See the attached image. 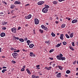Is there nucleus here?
Wrapping results in <instances>:
<instances>
[{
  "label": "nucleus",
  "mask_w": 78,
  "mask_h": 78,
  "mask_svg": "<svg viewBox=\"0 0 78 78\" xmlns=\"http://www.w3.org/2000/svg\"><path fill=\"white\" fill-rule=\"evenodd\" d=\"M60 38L61 40H64V34H61L60 35Z\"/></svg>",
  "instance_id": "nucleus-12"
},
{
  "label": "nucleus",
  "mask_w": 78,
  "mask_h": 78,
  "mask_svg": "<svg viewBox=\"0 0 78 78\" xmlns=\"http://www.w3.org/2000/svg\"><path fill=\"white\" fill-rule=\"evenodd\" d=\"M63 45H66V44H67V42H66L65 41H64L63 42Z\"/></svg>",
  "instance_id": "nucleus-38"
},
{
  "label": "nucleus",
  "mask_w": 78,
  "mask_h": 78,
  "mask_svg": "<svg viewBox=\"0 0 78 78\" xmlns=\"http://www.w3.org/2000/svg\"><path fill=\"white\" fill-rule=\"evenodd\" d=\"M51 35L52 36V37H55V35L53 32H52Z\"/></svg>",
  "instance_id": "nucleus-31"
},
{
  "label": "nucleus",
  "mask_w": 78,
  "mask_h": 78,
  "mask_svg": "<svg viewBox=\"0 0 78 78\" xmlns=\"http://www.w3.org/2000/svg\"><path fill=\"white\" fill-rule=\"evenodd\" d=\"M11 62L12 64H16V61H15L14 60H12L11 61Z\"/></svg>",
  "instance_id": "nucleus-36"
},
{
  "label": "nucleus",
  "mask_w": 78,
  "mask_h": 78,
  "mask_svg": "<svg viewBox=\"0 0 78 78\" xmlns=\"http://www.w3.org/2000/svg\"><path fill=\"white\" fill-rule=\"evenodd\" d=\"M39 31L41 33H44V31L42 30H41V29H40L39 30Z\"/></svg>",
  "instance_id": "nucleus-32"
},
{
  "label": "nucleus",
  "mask_w": 78,
  "mask_h": 78,
  "mask_svg": "<svg viewBox=\"0 0 78 78\" xmlns=\"http://www.w3.org/2000/svg\"><path fill=\"white\" fill-rule=\"evenodd\" d=\"M16 16H12V18H16Z\"/></svg>",
  "instance_id": "nucleus-62"
},
{
  "label": "nucleus",
  "mask_w": 78,
  "mask_h": 78,
  "mask_svg": "<svg viewBox=\"0 0 78 78\" xmlns=\"http://www.w3.org/2000/svg\"><path fill=\"white\" fill-rule=\"evenodd\" d=\"M24 41H27L28 40V38L26 37L25 38H24Z\"/></svg>",
  "instance_id": "nucleus-37"
},
{
  "label": "nucleus",
  "mask_w": 78,
  "mask_h": 78,
  "mask_svg": "<svg viewBox=\"0 0 78 78\" xmlns=\"http://www.w3.org/2000/svg\"><path fill=\"white\" fill-rule=\"evenodd\" d=\"M6 29V27H3L2 28V30H5Z\"/></svg>",
  "instance_id": "nucleus-40"
},
{
  "label": "nucleus",
  "mask_w": 78,
  "mask_h": 78,
  "mask_svg": "<svg viewBox=\"0 0 78 78\" xmlns=\"http://www.w3.org/2000/svg\"><path fill=\"white\" fill-rule=\"evenodd\" d=\"M61 73H59L57 74V77H58V78H60V77H61Z\"/></svg>",
  "instance_id": "nucleus-19"
},
{
  "label": "nucleus",
  "mask_w": 78,
  "mask_h": 78,
  "mask_svg": "<svg viewBox=\"0 0 78 78\" xmlns=\"http://www.w3.org/2000/svg\"><path fill=\"white\" fill-rule=\"evenodd\" d=\"M69 47L70 50H72V51H73L74 50V49L73 48V47L72 46H69Z\"/></svg>",
  "instance_id": "nucleus-24"
},
{
  "label": "nucleus",
  "mask_w": 78,
  "mask_h": 78,
  "mask_svg": "<svg viewBox=\"0 0 78 78\" xmlns=\"http://www.w3.org/2000/svg\"><path fill=\"white\" fill-rule=\"evenodd\" d=\"M53 3L54 5H57L58 3V2L56 1H54L53 2Z\"/></svg>",
  "instance_id": "nucleus-23"
},
{
  "label": "nucleus",
  "mask_w": 78,
  "mask_h": 78,
  "mask_svg": "<svg viewBox=\"0 0 78 78\" xmlns=\"http://www.w3.org/2000/svg\"><path fill=\"white\" fill-rule=\"evenodd\" d=\"M61 43L58 44L55 46V47H60V46H61Z\"/></svg>",
  "instance_id": "nucleus-25"
},
{
  "label": "nucleus",
  "mask_w": 78,
  "mask_h": 78,
  "mask_svg": "<svg viewBox=\"0 0 78 78\" xmlns=\"http://www.w3.org/2000/svg\"><path fill=\"white\" fill-rule=\"evenodd\" d=\"M56 19H57V20H58L59 18H58V17H57L56 18Z\"/></svg>",
  "instance_id": "nucleus-63"
},
{
  "label": "nucleus",
  "mask_w": 78,
  "mask_h": 78,
  "mask_svg": "<svg viewBox=\"0 0 78 78\" xmlns=\"http://www.w3.org/2000/svg\"><path fill=\"white\" fill-rule=\"evenodd\" d=\"M45 7H44L45 8H47V9H48V8H49V6L47 5H45Z\"/></svg>",
  "instance_id": "nucleus-34"
},
{
  "label": "nucleus",
  "mask_w": 78,
  "mask_h": 78,
  "mask_svg": "<svg viewBox=\"0 0 78 78\" xmlns=\"http://www.w3.org/2000/svg\"><path fill=\"white\" fill-rule=\"evenodd\" d=\"M7 70L6 69H3L2 71V73H5V72H6Z\"/></svg>",
  "instance_id": "nucleus-30"
},
{
  "label": "nucleus",
  "mask_w": 78,
  "mask_h": 78,
  "mask_svg": "<svg viewBox=\"0 0 78 78\" xmlns=\"http://www.w3.org/2000/svg\"><path fill=\"white\" fill-rule=\"evenodd\" d=\"M56 58L58 60H62V61H65L66 60V58L65 57H62L59 58V55L57 56Z\"/></svg>",
  "instance_id": "nucleus-1"
},
{
  "label": "nucleus",
  "mask_w": 78,
  "mask_h": 78,
  "mask_svg": "<svg viewBox=\"0 0 78 78\" xmlns=\"http://www.w3.org/2000/svg\"><path fill=\"white\" fill-rule=\"evenodd\" d=\"M25 71V69L24 68H22L21 69V72H23V71Z\"/></svg>",
  "instance_id": "nucleus-41"
},
{
  "label": "nucleus",
  "mask_w": 78,
  "mask_h": 78,
  "mask_svg": "<svg viewBox=\"0 0 78 78\" xmlns=\"http://www.w3.org/2000/svg\"><path fill=\"white\" fill-rule=\"evenodd\" d=\"M14 50V48H11V50H12V51H13Z\"/></svg>",
  "instance_id": "nucleus-48"
},
{
  "label": "nucleus",
  "mask_w": 78,
  "mask_h": 78,
  "mask_svg": "<svg viewBox=\"0 0 78 78\" xmlns=\"http://www.w3.org/2000/svg\"><path fill=\"white\" fill-rule=\"evenodd\" d=\"M39 76H37L34 74H33L32 76V78H39Z\"/></svg>",
  "instance_id": "nucleus-13"
},
{
  "label": "nucleus",
  "mask_w": 78,
  "mask_h": 78,
  "mask_svg": "<svg viewBox=\"0 0 78 78\" xmlns=\"http://www.w3.org/2000/svg\"><path fill=\"white\" fill-rule=\"evenodd\" d=\"M15 7V5L14 4H11L10 5L11 9H14Z\"/></svg>",
  "instance_id": "nucleus-15"
},
{
  "label": "nucleus",
  "mask_w": 78,
  "mask_h": 78,
  "mask_svg": "<svg viewBox=\"0 0 78 78\" xmlns=\"http://www.w3.org/2000/svg\"><path fill=\"white\" fill-rule=\"evenodd\" d=\"M55 23H56V24H58V23H59V21H56L55 22Z\"/></svg>",
  "instance_id": "nucleus-56"
},
{
  "label": "nucleus",
  "mask_w": 78,
  "mask_h": 78,
  "mask_svg": "<svg viewBox=\"0 0 78 78\" xmlns=\"http://www.w3.org/2000/svg\"><path fill=\"white\" fill-rule=\"evenodd\" d=\"M2 58H5V56H2Z\"/></svg>",
  "instance_id": "nucleus-64"
},
{
  "label": "nucleus",
  "mask_w": 78,
  "mask_h": 78,
  "mask_svg": "<svg viewBox=\"0 0 78 78\" xmlns=\"http://www.w3.org/2000/svg\"><path fill=\"white\" fill-rule=\"evenodd\" d=\"M20 29H21V27H19L18 28V30H20Z\"/></svg>",
  "instance_id": "nucleus-50"
},
{
  "label": "nucleus",
  "mask_w": 78,
  "mask_h": 78,
  "mask_svg": "<svg viewBox=\"0 0 78 78\" xmlns=\"http://www.w3.org/2000/svg\"><path fill=\"white\" fill-rule=\"evenodd\" d=\"M65 36L67 38H68V39L70 38V37L69 36V35H68V34H66Z\"/></svg>",
  "instance_id": "nucleus-33"
},
{
  "label": "nucleus",
  "mask_w": 78,
  "mask_h": 78,
  "mask_svg": "<svg viewBox=\"0 0 78 78\" xmlns=\"http://www.w3.org/2000/svg\"><path fill=\"white\" fill-rule=\"evenodd\" d=\"M7 68V67H5V66H3L2 67V69H6Z\"/></svg>",
  "instance_id": "nucleus-49"
},
{
  "label": "nucleus",
  "mask_w": 78,
  "mask_h": 78,
  "mask_svg": "<svg viewBox=\"0 0 78 78\" xmlns=\"http://www.w3.org/2000/svg\"><path fill=\"white\" fill-rule=\"evenodd\" d=\"M19 40L21 42H24V40L22 38H19Z\"/></svg>",
  "instance_id": "nucleus-21"
},
{
  "label": "nucleus",
  "mask_w": 78,
  "mask_h": 78,
  "mask_svg": "<svg viewBox=\"0 0 78 78\" xmlns=\"http://www.w3.org/2000/svg\"><path fill=\"white\" fill-rule=\"evenodd\" d=\"M34 21L35 24L36 25H38V24H39V20H38V19L36 18L34 20Z\"/></svg>",
  "instance_id": "nucleus-5"
},
{
  "label": "nucleus",
  "mask_w": 78,
  "mask_h": 78,
  "mask_svg": "<svg viewBox=\"0 0 78 78\" xmlns=\"http://www.w3.org/2000/svg\"><path fill=\"white\" fill-rule=\"evenodd\" d=\"M49 42H50V41H46L45 42V43L48 44V43H49Z\"/></svg>",
  "instance_id": "nucleus-52"
},
{
  "label": "nucleus",
  "mask_w": 78,
  "mask_h": 78,
  "mask_svg": "<svg viewBox=\"0 0 78 78\" xmlns=\"http://www.w3.org/2000/svg\"><path fill=\"white\" fill-rule=\"evenodd\" d=\"M12 55L14 59H16L17 56H18V54L16 52H14L12 54Z\"/></svg>",
  "instance_id": "nucleus-2"
},
{
  "label": "nucleus",
  "mask_w": 78,
  "mask_h": 78,
  "mask_svg": "<svg viewBox=\"0 0 78 78\" xmlns=\"http://www.w3.org/2000/svg\"><path fill=\"white\" fill-rule=\"evenodd\" d=\"M31 17H32V16L31 14H30L28 16H26L25 18L26 19H30L31 18Z\"/></svg>",
  "instance_id": "nucleus-7"
},
{
  "label": "nucleus",
  "mask_w": 78,
  "mask_h": 78,
  "mask_svg": "<svg viewBox=\"0 0 78 78\" xmlns=\"http://www.w3.org/2000/svg\"><path fill=\"white\" fill-rule=\"evenodd\" d=\"M25 67H26V66H23V69H25Z\"/></svg>",
  "instance_id": "nucleus-57"
},
{
  "label": "nucleus",
  "mask_w": 78,
  "mask_h": 78,
  "mask_svg": "<svg viewBox=\"0 0 78 78\" xmlns=\"http://www.w3.org/2000/svg\"><path fill=\"white\" fill-rule=\"evenodd\" d=\"M76 63V61H75L73 63V64H75Z\"/></svg>",
  "instance_id": "nucleus-44"
},
{
  "label": "nucleus",
  "mask_w": 78,
  "mask_h": 78,
  "mask_svg": "<svg viewBox=\"0 0 78 78\" xmlns=\"http://www.w3.org/2000/svg\"><path fill=\"white\" fill-rule=\"evenodd\" d=\"M16 30H17V29L14 27L11 29L12 32V33H16Z\"/></svg>",
  "instance_id": "nucleus-8"
},
{
  "label": "nucleus",
  "mask_w": 78,
  "mask_h": 78,
  "mask_svg": "<svg viewBox=\"0 0 78 78\" xmlns=\"http://www.w3.org/2000/svg\"><path fill=\"white\" fill-rule=\"evenodd\" d=\"M27 43H30V40H28L27 41Z\"/></svg>",
  "instance_id": "nucleus-45"
},
{
  "label": "nucleus",
  "mask_w": 78,
  "mask_h": 78,
  "mask_svg": "<svg viewBox=\"0 0 78 78\" xmlns=\"http://www.w3.org/2000/svg\"><path fill=\"white\" fill-rule=\"evenodd\" d=\"M70 73V71L69 70H67L66 71V73H67V74H69V73Z\"/></svg>",
  "instance_id": "nucleus-28"
},
{
  "label": "nucleus",
  "mask_w": 78,
  "mask_h": 78,
  "mask_svg": "<svg viewBox=\"0 0 78 78\" xmlns=\"http://www.w3.org/2000/svg\"><path fill=\"white\" fill-rule=\"evenodd\" d=\"M72 44L73 46H75V43H74V42H72Z\"/></svg>",
  "instance_id": "nucleus-43"
},
{
  "label": "nucleus",
  "mask_w": 78,
  "mask_h": 78,
  "mask_svg": "<svg viewBox=\"0 0 78 78\" xmlns=\"http://www.w3.org/2000/svg\"><path fill=\"white\" fill-rule=\"evenodd\" d=\"M14 52H20V50L18 49L16 51H14Z\"/></svg>",
  "instance_id": "nucleus-46"
},
{
  "label": "nucleus",
  "mask_w": 78,
  "mask_h": 78,
  "mask_svg": "<svg viewBox=\"0 0 78 78\" xmlns=\"http://www.w3.org/2000/svg\"><path fill=\"white\" fill-rule=\"evenodd\" d=\"M65 76L66 77H68L69 76H68L67 75V74H66L65 75Z\"/></svg>",
  "instance_id": "nucleus-58"
},
{
  "label": "nucleus",
  "mask_w": 78,
  "mask_h": 78,
  "mask_svg": "<svg viewBox=\"0 0 78 78\" xmlns=\"http://www.w3.org/2000/svg\"><path fill=\"white\" fill-rule=\"evenodd\" d=\"M40 66L39 65H37L36 67H37V68L39 67Z\"/></svg>",
  "instance_id": "nucleus-54"
},
{
  "label": "nucleus",
  "mask_w": 78,
  "mask_h": 78,
  "mask_svg": "<svg viewBox=\"0 0 78 78\" xmlns=\"http://www.w3.org/2000/svg\"><path fill=\"white\" fill-rule=\"evenodd\" d=\"M65 27H66V24H62L61 26V28H64Z\"/></svg>",
  "instance_id": "nucleus-26"
},
{
  "label": "nucleus",
  "mask_w": 78,
  "mask_h": 78,
  "mask_svg": "<svg viewBox=\"0 0 78 78\" xmlns=\"http://www.w3.org/2000/svg\"><path fill=\"white\" fill-rule=\"evenodd\" d=\"M53 51H54V49H51L49 53H51L52 52H53Z\"/></svg>",
  "instance_id": "nucleus-42"
},
{
  "label": "nucleus",
  "mask_w": 78,
  "mask_h": 78,
  "mask_svg": "<svg viewBox=\"0 0 78 78\" xmlns=\"http://www.w3.org/2000/svg\"><path fill=\"white\" fill-rule=\"evenodd\" d=\"M53 67H55V64L54 63L53 65Z\"/></svg>",
  "instance_id": "nucleus-61"
},
{
  "label": "nucleus",
  "mask_w": 78,
  "mask_h": 78,
  "mask_svg": "<svg viewBox=\"0 0 78 78\" xmlns=\"http://www.w3.org/2000/svg\"><path fill=\"white\" fill-rule=\"evenodd\" d=\"M50 20H52V18L50 17Z\"/></svg>",
  "instance_id": "nucleus-60"
},
{
  "label": "nucleus",
  "mask_w": 78,
  "mask_h": 78,
  "mask_svg": "<svg viewBox=\"0 0 78 78\" xmlns=\"http://www.w3.org/2000/svg\"><path fill=\"white\" fill-rule=\"evenodd\" d=\"M26 71L29 74V75H31V72H30V71L28 69H26Z\"/></svg>",
  "instance_id": "nucleus-18"
},
{
  "label": "nucleus",
  "mask_w": 78,
  "mask_h": 78,
  "mask_svg": "<svg viewBox=\"0 0 78 78\" xmlns=\"http://www.w3.org/2000/svg\"><path fill=\"white\" fill-rule=\"evenodd\" d=\"M58 67L60 70H62V67L61 66H58Z\"/></svg>",
  "instance_id": "nucleus-29"
},
{
  "label": "nucleus",
  "mask_w": 78,
  "mask_h": 78,
  "mask_svg": "<svg viewBox=\"0 0 78 78\" xmlns=\"http://www.w3.org/2000/svg\"><path fill=\"white\" fill-rule=\"evenodd\" d=\"M30 56H31V57H34L35 56V55H34V54H33V53L32 52H30Z\"/></svg>",
  "instance_id": "nucleus-14"
},
{
  "label": "nucleus",
  "mask_w": 78,
  "mask_h": 78,
  "mask_svg": "<svg viewBox=\"0 0 78 78\" xmlns=\"http://www.w3.org/2000/svg\"><path fill=\"white\" fill-rule=\"evenodd\" d=\"M23 51H25V52H27V51L25 50V49H23Z\"/></svg>",
  "instance_id": "nucleus-51"
},
{
  "label": "nucleus",
  "mask_w": 78,
  "mask_h": 78,
  "mask_svg": "<svg viewBox=\"0 0 78 78\" xmlns=\"http://www.w3.org/2000/svg\"><path fill=\"white\" fill-rule=\"evenodd\" d=\"M34 46V44H30V45H29V48H32Z\"/></svg>",
  "instance_id": "nucleus-20"
},
{
  "label": "nucleus",
  "mask_w": 78,
  "mask_h": 78,
  "mask_svg": "<svg viewBox=\"0 0 78 78\" xmlns=\"http://www.w3.org/2000/svg\"><path fill=\"white\" fill-rule=\"evenodd\" d=\"M49 59H51V60H53V58H49Z\"/></svg>",
  "instance_id": "nucleus-55"
},
{
  "label": "nucleus",
  "mask_w": 78,
  "mask_h": 78,
  "mask_svg": "<svg viewBox=\"0 0 78 78\" xmlns=\"http://www.w3.org/2000/svg\"><path fill=\"white\" fill-rule=\"evenodd\" d=\"M45 69H46L47 70H50V69H51V66L49 67L48 68L47 67H45Z\"/></svg>",
  "instance_id": "nucleus-17"
},
{
  "label": "nucleus",
  "mask_w": 78,
  "mask_h": 78,
  "mask_svg": "<svg viewBox=\"0 0 78 78\" xmlns=\"http://www.w3.org/2000/svg\"><path fill=\"white\" fill-rule=\"evenodd\" d=\"M44 1H40L37 2V4L38 5H42L44 3Z\"/></svg>",
  "instance_id": "nucleus-6"
},
{
  "label": "nucleus",
  "mask_w": 78,
  "mask_h": 78,
  "mask_svg": "<svg viewBox=\"0 0 78 78\" xmlns=\"http://www.w3.org/2000/svg\"><path fill=\"white\" fill-rule=\"evenodd\" d=\"M73 33H71L69 35L70 36V37H73Z\"/></svg>",
  "instance_id": "nucleus-27"
},
{
  "label": "nucleus",
  "mask_w": 78,
  "mask_h": 78,
  "mask_svg": "<svg viewBox=\"0 0 78 78\" xmlns=\"http://www.w3.org/2000/svg\"><path fill=\"white\" fill-rule=\"evenodd\" d=\"M13 39H14L15 40H19V38L18 37H15V36H14L13 37Z\"/></svg>",
  "instance_id": "nucleus-16"
},
{
  "label": "nucleus",
  "mask_w": 78,
  "mask_h": 78,
  "mask_svg": "<svg viewBox=\"0 0 78 78\" xmlns=\"http://www.w3.org/2000/svg\"><path fill=\"white\" fill-rule=\"evenodd\" d=\"M59 56V58H62V57H63V55L62 54H60Z\"/></svg>",
  "instance_id": "nucleus-35"
},
{
  "label": "nucleus",
  "mask_w": 78,
  "mask_h": 78,
  "mask_svg": "<svg viewBox=\"0 0 78 78\" xmlns=\"http://www.w3.org/2000/svg\"><path fill=\"white\" fill-rule=\"evenodd\" d=\"M20 3H21L20 2L18 1H16L14 3L15 5H19V4H20Z\"/></svg>",
  "instance_id": "nucleus-11"
},
{
  "label": "nucleus",
  "mask_w": 78,
  "mask_h": 78,
  "mask_svg": "<svg viewBox=\"0 0 78 78\" xmlns=\"http://www.w3.org/2000/svg\"><path fill=\"white\" fill-rule=\"evenodd\" d=\"M58 2H62V1H65V0H58Z\"/></svg>",
  "instance_id": "nucleus-47"
},
{
  "label": "nucleus",
  "mask_w": 78,
  "mask_h": 78,
  "mask_svg": "<svg viewBox=\"0 0 78 78\" xmlns=\"http://www.w3.org/2000/svg\"><path fill=\"white\" fill-rule=\"evenodd\" d=\"M48 11V9L47 8H44L42 9V12L44 13H47Z\"/></svg>",
  "instance_id": "nucleus-3"
},
{
  "label": "nucleus",
  "mask_w": 78,
  "mask_h": 78,
  "mask_svg": "<svg viewBox=\"0 0 78 78\" xmlns=\"http://www.w3.org/2000/svg\"><path fill=\"white\" fill-rule=\"evenodd\" d=\"M2 3H3V4H5L6 5H7V3H6V2L4 1H2Z\"/></svg>",
  "instance_id": "nucleus-39"
},
{
  "label": "nucleus",
  "mask_w": 78,
  "mask_h": 78,
  "mask_svg": "<svg viewBox=\"0 0 78 78\" xmlns=\"http://www.w3.org/2000/svg\"><path fill=\"white\" fill-rule=\"evenodd\" d=\"M14 10H12V11H11V13H13V12H14Z\"/></svg>",
  "instance_id": "nucleus-53"
},
{
  "label": "nucleus",
  "mask_w": 78,
  "mask_h": 78,
  "mask_svg": "<svg viewBox=\"0 0 78 78\" xmlns=\"http://www.w3.org/2000/svg\"><path fill=\"white\" fill-rule=\"evenodd\" d=\"M0 36L1 37H3L5 36H6V34H5V33L3 32L0 34Z\"/></svg>",
  "instance_id": "nucleus-9"
},
{
  "label": "nucleus",
  "mask_w": 78,
  "mask_h": 78,
  "mask_svg": "<svg viewBox=\"0 0 78 78\" xmlns=\"http://www.w3.org/2000/svg\"><path fill=\"white\" fill-rule=\"evenodd\" d=\"M41 28H42V29H44V30L46 31H48V28H47V27L44 26V25H41Z\"/></svg>",
  "instance_id": "nucleus-4"
},
{
  "label": "nucleus",
  "mask_w": 78,
  "mask_h": 78,
  "mask_svg": "<svg viewBox=\"0 0 78 78\" xmlns=\"http://www.w3.org/2000/svg\"><path fill=\"white\" fill-rule=\"evenodd\" d=\"M2 24L3 25H6L8 24V22H5V21L2 22Z\"/></svg>",
  "instance_id": "nucleus-22"
},
{
  "label": "nucleus",
  "mask_w": 78,
  "mask_h": 78,
  "mask_svg": "<svg viewBox=\"0 0 78 78\" xmlns=\"http://www.w3.org/2000/svg\"><path fill=\"white\" fill-rule=\"evenodd\" d=\"M78 22V20L76 19L72 21V23H77Z\"/></svg>",
  "instance_id": "nucleus-10"
},
{
  "label": "nucleus",
  "mask_w": 78,
  "mask_h": 78,
  "mask_svg": "<svg viewBox=\"0 0 78 78\" xmlns=\"http://www.w3.org/2000/svg\"><path fill=\"white\" fill-rule=\"evenodd\" d=\"M0 14H1V15L3 14V12H0Z\"/></svg>",
  "instance_id": "nucleus-59"
}]
</instances>
